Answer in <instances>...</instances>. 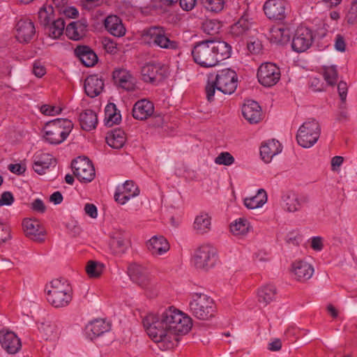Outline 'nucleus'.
Segmentation results:
<instances>
[{
    "label": "nucleus",
    "instance_id": "obj_36",
    "mask_svg": "<svg viewBox=\"0 0 357 357\" xmlns=\"http://www.w3.org/2000/svg\"><path fill=\"white\" fill-rule=\"evenodd\" d=\"M276 293L277 290L274 285H264L257 291L258 302L263 306H266L274 300Z\"/></svg>",
    "mask_w": 357,
    "mask_h": 357
},
{
    "label": "nucleus",
    "instance_id": "obj_37",
    "mask_svg": "<svg viewBox=\"0 0 357 357\" xmlns=\"http://www.w3.org/2000/svg\"><path fill=\"white\" fill-rule=\"evenodd\" d=\"M106 142L109 146L114 149H121L126 142L124 131L118 128L107 132Z\"/></svg>",
    "mask_w": 357,
    "mask_h": 357
},
{
    "label": "nucleus",
    "instance_id": "obj_47",
    "mask_svg": "<svg viewBox=\"0 0 357 357\" xmlns=\"http://www.w3.org/2000/svg\"><path fill=\"white\" fill-rule=\"evenodd\" d=\"M324 77L328 85L334 86L337 81V71L335 66H328L324 68Z\"/></svg>",
    "mask_w": 357,
    "mask_h": 357
},
{
    "label": "nucleus",
    "instance_id": "obj_5",
    "mask_svg": "<svg viewBox=\"0 0 357 357\" xmlns=\"http://www.w3.org/2000/svg\"><path fill=\"white\" fill-rule=\"evenodd\" d=\"M158 314L170 333L178 337L179 335L186 334L192 327L191 318L173 307H169Z\"/></svg>",
    "mask_w": 357,
    "mask_h": 357
},
{
    "label": "nucleus",
    "instance_id": "obj_32",
    "mask_svg": "<svg viewBox=\"0 0 357 357\" xmlns=\"http://www.w3.org/2000/svg\"><path fill=\"white\" fill-rule=\"evenodd\" d=\"M110 330V324L103 319H96L90 322L86 327L88 337L93 340Z\"/></svg>",
    "mask_w": 357,
    "mask_h": 357
},
{
    "label": "nucleus",
    "instance_id": "obj_27",
    "mask_svg": "<svg viewBox=\"0 0 357 357\" xmlns=\"http://www.w3.org/2000/svg\"><path fill=\"white\" fill-rule=\"evenodd\" d=\"M291 268L296 279L301 282L309 280L314 273L312 266L303 260L294 261L292 264Z\"/></svg>",
    "mask_w": 357,
    "mask_h": 357
},
{
    "label": "nucleus",
    "instance_id": "obj_31",
    "mask_svg": "<svg viewBox=\"0 0 357 357\" xmlns=\"http://www.w3.org/2000/svg\"><path fill=\"white\" fill-rule=\"evenodd\" d=\"M76 56L86 67L93 66L98 61L96 53L88 46H77L75 50Z\"/></svg>",
    "mask_w": 357,
    "mask_h": 357
},
{
    "label": "nucleus",
    "instance_id": "obj_13",
    "mask_svg": "<svg viewBox=\"0 0 357 357\" xmlns=\"http://www.w3.org/2000/svg\"><path fill=\"white\" fill-rule=\"evenodd\" d=\"M280 76V70L275 63H264L258 68V81L264 86L271 87L275 85L279 82Z\"/></svg>",
    "mask_w": 357,
    "mask_h": 357
},
{
    "label": "nucleus",
    "instance_id": "obj_55",
    "mask_svg": "<svg viewBox=\"0 0 357 357\" xmlns=\"http://www.w3.org/2000/svg\"><path fill=\"white\" fill-rule=\"evenodd\" d=\"M14 197L10 192H3L0 197V206L4 205L10 206L14 202Z\"/></svg>",
    "mask_w": 357,
    "mask_h": 357
},
{
    "label": "nucleus",
    "instance_id": "obj_59",
    "mask_svg": "<svg viewBox=\"0 0 357 357\" xmlns=\"http://www.w3.org/2000/svg\"><path fill=\"white\" fill-rule=\"evenodd\" d=\"M104 48L107 53L115 54L117 52L116 43L110 39H105L103 42Z\"/></svg>",
    "mask_w": 357,
    "mask_h": 357
},
{
    "label": "nucleus",
    "instance_id": "obj_63",
    "mask_svg": "<svg viewBox=\"0 0 357 357\" xmlns=\"http://www.w3.org/2000/svg\"><path fill=\"white\" fill-rule=\"evenodd\" d=\"M323 239L320 236L313 237L311 240V248L316 251H320L323 249Z\"/></svg>",
    "mask_w": 357,
    "mask_h": 357
},
{
    "label": "nucleus",
    "instance_id": "obj_46",
    "mask_svg": "<svg viewBox=\"0 0 357 357\" xmlns=\"http://www.w3.org/2000/svg\"><path fill=\"white\" fill-rule=\"evenodd\" d=\"M103 267L99 262L89 261L86 266V272L89 278H98L102 274Z\"/></svg>",
    "mask_w": 357,
    "mask_h": 357
},
{
    "label": "nucleus",
    "instance_id": "obj_53",
    "mask_svg": "<svg viewBox=\"0 0 357 357\" xmlns=\"http://www.w3.org/2000/svg\"><path fill=\"white\" fill-rule=\"evenodd\" d=\"M37 161L40 162V165H41L45 169H48L52 163L55 162L52 156L47 153L42 154Z\"/></svg>",
    "mask_w": 357,
    "mask_h": 357
},
{
    "label": "nucleus",
    "instance_id": "obj_34",
    "mask_svg": "<svg viewBox=\"0 0 357 357\" xmlns=\"http://www.w3.org/2000/svg\"><path fill=\"white\" fill-rule=\"evenodd\" d=\"M282 149L278 141L273 139L264 144L260 147V155L265 162H269L273 157L280 153Z\"/></svg>",
    "mask_w": 357,
    "mask_h": 357
},
{
    "label": "nucleus",
    "instance_id": "obj_6",
    "mask_svg": "<svg viewBox=\"0 0 357 357\" xmlns=\"http://www.w3.org/2000/svg\"><path fill=\"white\" fill-rule=\"evenodd\" d=\"M190 314L199 320L207 321L214 317L216 312L215 302L204 293H192L189 302Z\"/></svg>",
    "mask_w": 357,
    "mask_h": 357
},
{
    "label": "nucleus",
    "instance_id": "obj_41",
    "mask_svg": "<svg viewBox=\"0 0 357 357\" xmlns=\"http://www.w3.org/2000/svg\"><path fill=\"white\" fill-rule=\"evenodd\" d=\"M117 109L114 103L108 104L105 109V125L112 127L114 124H118L121 120L120 112H116Z\"/></svg>",
    "mask_w": 357,
    "mask_h": 357
},
{
    "label": "nucleus",
    "instance_id": "obj_24",
    "mask_svg": "<svg viewBox=\"0 0 357 357\" xmlns=\"http://www.w3.org/2000/svg\"><path fill=\"white\" fill-rule=\"evenodd\" d=\"M243 117L250 123H257L261 119V107L254 100H248L242 107Z\"/></svg>",
    "mask_w": 357,
    "mask_h": 357
},
{
    "label": "nucleus",
    "instance_id": "obj_35",
    "mask_svg": "<svg viewBox=\"0 0 357 357\" xmlns=\"http://www.w3.org/2000/svg\"><path fill=\"white\" fill-rule=\"evenodd\" d=\"M79 120L81 128L86 131L95 129L98 122L97 114L92 109H86L81 112Z\"/></svg>",
    "mask_w": 357,
    "mask_h": 357
},
{
    "label": "nucleus",
    "instance_id": "obj_61",
    "mask_svg": "<svg viewBox=\"0 0 357 357\" xmlns=\"http://www.w3.org/2000/svg\"><path fill=\"white\" fill-rule=\"evenodd\" d=\"M181 8L185 11L192 10L197 4V0H179Z\"/></svg>",
    "mask_w": 357,
    "mask_h": 357
},
{
    "label": "nucleus",
    "instance_id": "obj_10",
    "mask_svg": "<svg viewBox=\"0 0 357 357\" xmlns=\"http://www.w3.org/2000/svg\"><path fill=\"white\" fill-rule=\"evenodd\" d=\"M217 259L216 249L209 244H204L195 251L192 261L197 268L208 271L214 266Z\"/></svg>",
    "mask_w": 357,
    "mask_h": 357
},
{
    "label": "nucleus",
    "instance_id": "obj_22",
    "mask_svg": "<svg viewBox=\"0 0 357 357\" xmlns=\"http://www.w3.org/2000/svg\"><path fill=\"white\" fill-rule=\"evenodd\" d=\"M87 27L88 23L86 19L72 22L67 25L66 34L71 40H79L86 36Z\"/></svg>",
    "mask_w": 357,
    "mask_h": 357
},
{
    "label": "nucleus",
    "instance_id": "obj_3",
    "mask_svg": "<svg viewBox=\"0 0 357 357\" xmlns=\"http://www.w3.org/2000/svg\"><path fill=\"white\" fill-rule=\"evenodd\" d=\"M237 82L236 73L229 68L219 70L215 75H210L205 87L207 100L213 101L215 90L224 94H232L236 89Z\"/></svg>",
    "mask_w": 357,
    "mask_h": 357
},
{
    "label": "nucleus",
    "instance_id": "obj_28",
    "mask_svg": "<svg viewBox=\"0 0 357 357\" xmlns=\"http://www.w3.org/2000/svg\"><path fill=\"white\" fill-rule=\"evenodd\" d=\"M147 248L155 256L162 255L169 250V244L162 236H154L147 242Z\"/></svg>",
    "mask_w": 357,
    "mask_h": 357
},
{
    "label": "nucleus",
    "instance_id": "obj_15",
    "mask_svg": "<svg viewBox=\"0 0 357 357\" xmlns=\"http://www.w3.org/2000/svg\"><path fill=\"white\" fill-rule=\"evenodd\" d=\"M263 10L268 19L282 21L286 17L287 2L284 0H267Z\"/></svg>",
    "mask_w": 357,
    "mask_h": 357
},
{
    "label": "nucleus",
    "instance_id": "obj_29",
    "mask_svg": "<svg viewBox=\"0 0 357 357\" xmlns=\"http://www.w3.org/2000/svg\"><path fill=\"white\" fill-rule=\"evenodd\" d=\"M103 86L102 79L99 78L97 75H90L84 81L85 93L91 98L98 96L102 92Z\"/></svg>",
    "mask_w": 357,
    "mask_h": 357
},
{
    "label": "nucleus",
    "instance_id": "obj_9",
    "mask_svg": "<svg viewBox=\"0 0 357 357\" xmlns=\"http://www.w3.org/2000/svg\"><path fill=\"white\" fill-rule=\"evenodd\" d=\"M321 134V128L314 119L304 122L299 128L296 140L298 144L303 148L312 147L319 139Z\"/></svg>",
    "mask_w": 357,
    "mask_h": 357
},
{
    "label": "nucleus",
    "instance_id": "obj_43",
    "mask_svg": "<svg viewBox=\"0 0 357 357\" xmlns=\"http://www.w3.org/2000/svg\"><path fill=\"white\" fill-rule=\"evenodd\" d=\"M250 228L249 222L246 219L239 218L230 225V230L235 236H243L248 234Z\"/></svg>",
    "mask_w": 357,
    "mask_h": 357
},
{
    "label": "nucleus",
    "instance_id": "obj_58",
    "mask_svg": "<svg viewBox=\"0 0 357 357\" xmlns=\"http://www.w3.org/2000/svg\"><path fill=\"white\" fill-rule=\"evenodd\" d=\"M337 90L342 102H344L346 101L348 90L347 83L343 81L340 82L337 84Z\"/></svg>",
    "mask_w": 357,
    "mask_h": 357
},
{
    "label": "nucleus",
    "instance_id": "obj_39",
    "mask_svg": "<svg viewBox=\"0 0 357 357\" xmlns=\"http://www.w3.org/2000/svg\"><path fill=\"white\" fill-rule=\"evenodd\" d=\"M211 218L205 213L201 212L195 220L193 227L199 234L208 232L211 229Z\"/></svg>",
    "mask_w": 357,
    "mask_h": 357
},
{
    "label": "nucleus",
    "instance_id": "obj_54",
    "mask_svg": "<svg viewBox=\"0 0 357 357\" xmlns=\"http://www.w3.org/2000/svg\"><path fill=\"white\" fill-rule=\"evenodd\" d=\"M33 73L37 77H42L46 74V68L40 61H35L33 65Z\"/></svg>",
    "mask_w": 357,
    "mask_h": 357
},
{
    "label": "nucleus",
    "instance_id": "obj_21",
    "mask_svg": "<svg viewBox=\"0 0 357 357\" xmlns=\"http://www.w3.org/2000/svg\"><path fill=\"white\" fill-rule=\"evenodd\" d=\"M153 112V102L146 99H142L135 103L132 113L135 119L143 121L150 117Z\"/></svg>",
    "mask_w": 357,
    "mask_h": 357
},
{
    "label": "nucleus",
    "instance_id": "obj_50",
    "mask_svg": "<svg viewBox=\"0 0 357 357\" xmlns=\"http://www.w3.org/2000/svg\"><path fill=\"white\" fill-rule=\"evenodd\" d=\"M61 108L48 105H43L40 107L42 114L47 116H54L61 112Z\"/></svg>",
    "mask_w": 357,
    "mask_h": 357
},
{
    "label": "nucleus",
    "instance_id": "obj_8",
    "mask_svg": "<svg viewBox=\"0 0 357 357\" xmlns=\"http://www.w3.org/2000/svg\"><path fill=\"white\" fill-rule=\"evenodd\" d=\"M73 128V123L68 119H56L47 122L44 128L45 140L51 144L62 143Z\"/></svg>",
    "mask_w": 357,
    "mask_h": 357
},
{
    "label": "nucleus",
    "instance_id": "obj_49",
    "mask_svg": "<svg viewBox=\"0 0 357 357\" xmlns=\"http://www.w3.org/2000/svg\"><path fill=\"white\" fill-rule=\"evenodd\" d=\"M11 238L10 229L8 225L0 222V245Z\"/></svg>",
    "mask_w": 357,
    "mask_h": 357
},
{
    "label": "nucleus",
    "instance_id": "obj_38",
    "mask_svg": "<svg viewBox=\"0 0 357 357\" xmlns=\"http://www.w3.org/2000/svg\"><path fill=\"white\" fill-rule=\"evenodd\" d=\"M161 70L160 64L146 63L141 69L142 79L145 82L153 83L158 77L159 71Z\"/></svg>",
    "mask_w": 357,
    "mask_h": 357
},
{
    "label": "nucleus",
    "instance_id": "obj_56",
    "mask_svg": "<svg viewBox=\"0 0 357 357\" xmlns=\"http://www.w3.org/2000/svg\"><path fill=\"white\" fill-rule=\"evenodd\" d=\"M204 31L209 35H213L218 32L219 26L214 22L209 20L203 24Z\"/></svg>",
    "mask_w": 357,
    "mask_h": 357
},
{
    "label": "nucleus",
    "instance_id": "obj_25",
    "mask_svg": "<svg viewBox=\"0 0 357 357\" xmlns=\"http://www.w3.org/2000/svg\"><path fill=\"white\" fill-rule=\"evenodd\" d=\"M251 23L248 15H243L239 20L230 26L229 34L236 40H241L245 36L250 29Z\"/></svg>",
    "mask_w": 357,
    "mask_h": 357
},
{
    "label": "nucleus",
    "instance_id": "obj_16",
    "mask_svg": "<svg viewBox=\"0 0 357 357\" xmlns=\"http://www.w3.org/2000/svg\"><path fill=\"white\" fill-rule=\"evenodd\" d=\"M0 343L2 347L8 353L15 354L21 349L20 340L13 331L1 330L0 331Z\"/></svg>",
    "mask_w": 357,
    "mask_h": 357
},
{
    "label": "nucleus",
    "instance_id": "obj_19",
    "mask_svg": "<svg viewBox=\"0 0 357 357\" xmlns=\"http://www.w3.org/2000/svg\"><path fill=\"white\" fill-rule=\"evenodd\" d=\"M15 27L16 38L20 43H29L36 33L34 24L30 20H20Z\"/></svg>",
    "mask_w": 357,
    "mask_h": 357
},
{
    "label": "nucleus",
    "instance_id": "obj_11",
    "mask_svg": "<svg viewBox=\"0 0 357 357\" xmlns=\"http://www.w3.org/2000/svg\"><path fill=\"white\" fill-rule=\"evenodd\" d=\"M128 273L135 283L147 292H153L155 287V282L145 267L140 264H132L128 267Z\"/></svg>",
    "mask_w": 357,
    "mask_h": 357
},
{
    "label": "nucleus",
    "instance_id": "obj_44",
    "mask_svg": "<svg viewBox=\"0 0 357 357\" xmlns=\"http://www.w3.org/2000/svg\"><path fill=\"white\" fill-rule=\"evenodd\" d=\"M54 8L52 5H43L38 11V17L40 23L46 27L52 21Z\"/></svg>",
    "mask_w": 357,
    "mask_h": 357
},
{
    "label": "nucleus",
    "instance_id": "obj_64",
    "mask_svg": "<svg viewBox=\"0 0 357 357\" xmlns=\"http://www.w3.org/2000/svg\"><path fill=\"white\" fill-rule=\"evenodd\" d=\"M84 211L86 214L92 218H96L98 215L97 208L93 204H86L84 206Z\"/></svg>",
    "mask_w": 357,
    "mask_h": 357
},
{
    "label": "nucleus",
    "instance_id": "obj_18",
    "mask_svg": "<svg viewBox=\"0 0 357 357\" xmlns=\"http://www.w3.org/2000/svg\"><path fill=\"white\" fill-rule=\"evenodd\" d=\"M139 190L132 181H126L121 188H118L114 194L116 202L121 204H126L130 198L139 195Z\"/></svg>",
    "mask_w": 357,
    "mask_h": 357
},
{
    "label": "nucleus",
    "instance_id": "obj_2",
    "mask_svg": "<svg viewBox=\"0 0 357 357\" xmlns=\"http://www.w3.org/2000/svg\"><path fill=\"white\" fill-rule=\"evenodd\" d=\"M143 324L149 336L153 341L160 344L161 349H171L176 345L178 337L170 333L158 314H148L143 319Z\"/></svg>",
    "mask_w": 357,
    "mask_h": 357
},
{
    "label": "nucleus",
    "instance_id": "obj_17",
    "mask_svg": "<svg viewBox=\"0 0 357 357\" xmlns=\"http://www.w3.org/2000/svg\"><path fill=\"white\" fill-rule=\"evenodd\" d=\"M25 235L29 238L41 242L43 241L45 229L36 219H24L22 222Z\"/></svg>",
    "mask_w": 357,
    "mask_h": 357
},
{
    "label": "nucleus",
    "instance_id": "obj_30",
    "mask_svg": "<svg viewBox=\"0 0 357 357\" xmlns=\"http://www.w3.org/2000/svg\"><path fill=\"white\" fill-rule=\"evenodd\" d=\"M283 201L287 211L295 212L298 211L303 204L308 202V198L305 195L299 196L294 192H288L284 195Z\"/></svg>",
    "mask_w": 357,
    "mask_h": 357
},
{
    "label": "nucleus",
    "instance_id": "obj_62",
    "mask_svg": "<svg viewBox=\"0 0 357 357\" xmlns=\"http://www.w3.org/2000/svg\"><path fill=\"white\" fill-rule=\"evenodd\" d=\"M12 66L10 64L5 61H0V73L3 76H10Z\"/></svg>",
    "mask_w": 357,
    "mask_h": 357
},
{
    "label": "nucleus",
    "instance_id": "obj_1",
    "mask_svg": "<svg viewBox=\"0 0 357 357\" xmlns=\"http://www.w3.org/2000/svg\"><path fill=\"white\" fill-rule=\"evenodd\" d=\"M231 47L225 41L205 40L196 43L191 50L195 63L203 68H211L230 57Z\"/></svg>",
    "mask_w": 357,
    "mask_h": 357
},
{
    "label": "nucleus",
    "instance_id": "obj_51",
    "mask_svg": "<svg viewBox=\"0 0 357 357\" xmlns=\"http://www.w3.org/2000/svg\"><path fill=\"white\" fill-rule=\"evenodd\" d=\"M59 12L68 18H76L78 16V10L75 7L63 6L59 9Z\"/></svg>",
    "mask_w": 357,
    "mask_h": 357
},
{
    "label": "nucleus",
    "instance_id": "obj_40",
    "mask_svg": "<svg viewBox=\"0 0 357 357\" xmlns=\"http://www.w3.org/2000/svg\"><path fill=\"white\" fill-rule=\"evenodd\" d=\"M267 202V195L264 190L259 189L256 195L244 199L245 206L250 209L262 206Z\"/></svg>",
    "mask_w": 357,
    "mask_h": 357
},
{
    "label": "nucleus",
    "instance_id": "obj_60",
    "mask_svg": "<svg viewBox=\"0 0 357 357\" xmlns=\"http://www.w3.org/2000/svg\"><path fill=\"white\" fill-rule=\"evenodd\" d=\"M31 209L34 211L43 213L46 211V206L41 199H36L31 203Z\"/></svg>",
    "mask_w": 357,
    "mask_h": 357
},
{
    "label": "nucleus",
    "instance_id": "obj_20",
    "mask_svg": "<svg viewBox=\"0 0 357 357\" xmlns=\"http://www.w3.org/2000/svg\"><path fill=\"white\" fill-rule=\"evenodd\" d=\"M128 242L126 234L122 231H115L110 236L109 248L112 254L121 256L124 254L128 248Z\"/></svg>",
    "mask_w": 357,
    "mask_h": 357
},
{
    "label": "nucleus",
    "instance_id": "obj_57",
    "mask_svg": "<svg viewBox=\"0 0 357 357\" xmlns=\"http://www.w3.org/2000/svg\"><path fill=\"white\" fill-rule=\"evenodd\" d=\"M261 44L259 40H255L248 43L247 47L249 52L252 54H257L261 50Z\"/></svg>",
    "mask_w": 357,
    "mask_h": 357
},
{
    "label": "nucleus",
    "instance_id": "obj_52",
    "mask_svg": "<svg viewBox=\"0 0 357 357\" xmlns=\"http://www.w3.org/2000/svg\"><path fill=\"white\" fill-rule=\"evenodd\" d=\"M37 161L40 162V165H41L45 169H48L52 163L55 162L52 156L47 153L42 154Z\"/></svg>",
    "mask_w": 357,
    "mask_h": 357
},
{
    "label": "nucleus",
    "instance_id": "obj_23",
    "mask_svg": "<svg viewBox=\"0 0 357 357\" xmlns=\"http://www.w3.org/2000/svg\"><path fill=\"white\" fill-rule=\"evenodd\" d=\"M114 82L126 91L135 89V81L132 75L126 69H117L113 72Z\"/></svg>",
    "mask_w": 357,
    "mask_h": 357
},
{
    "label": "nucleus",
    "instance_id": "obj_48",
    "mask_svg": "<svg viewBox=\"0 0 357 357\" xmlns=\"http://www.w3.org/2000/svg\"><path fill=\"white\" fill-rule=\"evenodd\" d=\"M234 158L230 153L222 152L215 158V163L218 165L229 166L234 162Z\"/></svg>",
    "mask_w": 357,
    "mask_h": 357
},
{
    "label": "nucleus",
    "instance_id": "obj_45",
    "mask_svg": "<svg viewBox=\"0 0 357 357\" xmlns=\"http://www.w3.org/2000/svg\"><path fill=\"white\" fill-rule=\"evenodd\" d=\"M201 4L208 10L218 13L224 8L225 0H200Z\"/></svg>",
    "mask_w": 357,
    "mask_h": 357
},
{
    "label": "nucleus",
    "instance_id": "obj_14",
    "mask_svg": "<svg viewBox=\"0 0 357 357\" xmlns=\"http://www.w3.org/2000/svg\"><path fill=\"white\" fill-rule=\"evenodd\" d=\"M313 42L312 32L307 27H298L291 43V47L296 52H303L312 45Z\"/></svg>",
    "mask_w": 357,
    "mask_h": 357
},
{
    "label": "nucleus",
    "instance_id": "obj_33",
    "mask_svg": "<svg viewBox=\"0 0 357 357\" xmlns=\"http://www.w3.org/2000/svg\"><path fill=\"white\" fill-rule=\"evenodd\" d=\"M290 30L281 26H274L270 29V40L271 43L284 45L289 41Z\"/></svg>",
    "mask_w": 357,
    "mask_h": 357
},
{
    "label": "nucleus",
    "instance_id": "obj_42",
    "mask_svg": "<svg viewBox=\"0 0 357 357\" xmlns=\"http://www.w3.org/2000/svg\"><path fill=\"white\" fill-rule=\"evenodd\" d=\"M65 21L63 18L59 17L54 20L46 28L48 29L49 36L52 38H59L63 33L65 29Z\"/></svg>",
    "mask_w": 357,
    "mask_h": 357
},
{
    "label": "nucleus",
    "instance_id": "obj_12",
    "mask_svg": "<svg viewBox=\"0 0 357 357\" xmlns=\"http://www.w3.org/2000/svg\"><path fill=\"white\" fill-rule=\"evenodd\" d=\"M73 174L81 182H91L95 177L93 164L86 157H78L71 163Z\"/></svg>",
    "mask_w": 357,
    "mask_h": 357
},
{
    "label": "nucleus",
    "instance_id": "obj_4",
    "mask_svg": "<svg viewBox=\"0 0 357 357\" xmlns=\"http://www.w3.org/2000/svg\"><path fill=\"white\" fill-rule=\"evenodd\" d=\"M47 302L56 308L69 305L73 298L71 287L64 279L52 280L45 289Z\"/></svg>",
    "mask_w": 357,
    "mask_h": 357
},
{
    "label": "nucleus",
    "instance_id": "obj_26",
    "mask_svg": "<svg viewBox=\"0 0 357 357\" xmlns=\"http://www.w3.org/2000/svg\"><path fill=\"white\" fill-rule=\"evenodd\" d=\"M106 30L115 37H122L126 34V29L121 19L114 15L107 16L104 22Z\"/></svg>",
    "mask_w": 357,
    "mask_h": 357
},
{
    "label": "nucleus",
    "instance_id": "obj_7",
    "mask_svg": "<svg viewBox=\"0 0 357 357\" xmlns=\"http://www.w3.org/2000/svg\"><path fill=\"white\" fill-rule=\"evenodd\" d=\"M170 34L167 29L161 26H153L143 31L142 37L149 46H155L165 50H176L178 48V43L171 40Z\"/></svg>",
    "mask_w": 357,
    "mask_h": 357
}]
</instances>
